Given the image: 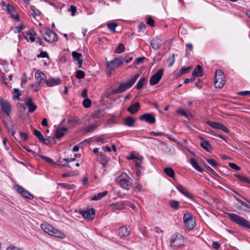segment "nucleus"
Wrapping results in <instances>:
<instances>
[{"mask_svg":"<svg viewBox=\"0 0 250 250\" xmlns=\"http://www.w3.org/2000/svg\"><path fill=\"white\" fill-rule=\"evenodd\" d=\"M97 126L96 125H92L86 127L85 128V131L87 132H91L95 130Z\"/></svg>","mask_w":250,"mask_h":250,"instance_id":"5fc2aeb1","label":"nucleus"},{"mask_svg":"<svg viewBox=\"0 0 250 250\" xmlns=\"http://www.w3.org/2000/svg\"><path fill=\"white\" fill-rule=\"evenodd\" d=\"M40 157L43 159L44 160H45L46 162L49 163H50V164H54V161H53L52 159H51V158L48 157H46V156H40Z\"/></svg>","mask_w":250,"mask_h":250,"instance_id":"4d7b16f0","label":"nucleus"},{"mask_svg":"<svg viewBox=\"0 0 250 250\" xmlns=\"http://www.w3.org/2000/svg\"><path fill=\"white\" fill-rule=\"evenodd\" d=\"M176 113L177 114H180L181 115H183L185 117H188V113H187L185 110H183L182 108L179 109L177 111Z\"/></svg>","mask_w":250,"mask_h":250,"instance_id":"603ef678","label":"nucleus"},{"mask_svg":"<svg viewBox=\"0 0 250 250\" xmlns=\"http://www.w3.org/2000/svg\"><path fill=\"white\" fill-rule=\"evenodd\" d=\"M200 139L202 142L201 146L207 151L210 152L212 150V147L208 141L205 140L203 137H201Z\"/></svg>","mask_w":250,"mask_h":250,"instance_id":"aec40b11","label":"nucleus"},{"mask_svg":"<svg viewBox=\"0 0 250 250\" xmlns=\"http://www.w3.org/2000/svg\"><path fill=\"white\" fill-rule=\"evenodd\" d=\"M135 188L139 191L143 190V187L141 184L137 183L135 184Z\"/></svg>","mask_w":250,"mask_h":250,"instance_id":"e2e57ef3","label":"nucleus"},{"mask_svg":"<svg viewBox=\"0 0 250 250\" xmlns=\"http://www.w3.org/2000/svg\"><path fill=\"white\" fill-rule=\"evenodd\" d=\"M20 136L24 141H26L28 139V135H27V134L26 133H24V132H20Z\"/></svg>","mask_w":250,"mask_h":250,"instance_id":"0e129e2a","label":"nucleus"},{"mask_svg":"<svg viewBox=\"0 0 250 250\" xmlns=\"http://www.w3.org/2000/svg\"><path fill=\"white\" fill-rule=\"evenodd\" d=\"M225 83V76L224 72L221 70H217L215 73V87L216 88H221L224 85Z\"/></svg>","mask_w":250,"mask_h":250,"instance_id":"423d86ee","label":"nucleus"},{"mask_svg":"<svg viewBox=\"0 0 250 250\" xmlns=\"http://www.w3.org/2000/svg\"><path fill=\"white\" fill-rule=\"evenodd\" d=\"M140 76V74L137 73L134 75L132 78L129 81L127 82L128 84L130 86V87L132 86L133 84L135 83L136 80L138 79L139 77Z\"/></svg>","mask_w":250,"mask_h":250,"instance_id":"72a5a7b5","label":"nucleus"},{"mask_svg":"<svg viewBox=\"0 0 250 250\" xmlns=\"http://www.w3.org/2000/svg\"><path fill=\"white\" fill-rule=\"evenodd\" d=\"M6 250H22L21 249L14 246H10L7 248Z\"/></svg>","mask_w":250,"mask_h":250,"instance_id":"338daca9","label":"nucleus"},{"mask_svg":"<svg viewBox=\"0 0 250 250\" xmlns=\"http://www.w3.org/2000/svg\"><path fill=\"white\" fill-rule=\"evenodd\" d=\"M119 235L121 238L128 237L131 232V229L129 226H125L121 227L119 229Z\"/></svg>","mask_w":250,"mask_h":250,"instance_id":"ddd939ff","label":"nucleus"},{"mask_svg":"<svg viewBox=\"0 0 250 250\" xmlns=\"http://www.w3.org/2000/svg\"><path fill=\"white\" fill-rule=\"evenodd\" d=\"M164 171L165 173L170 177H174L175 173L174 170L170 167H166Z\"/></svg>","mask_w":250,"mask_h":250,"instance_id":"7c9ffc66","label":"nucleus"},{"mask_svg":"<svg viewBox=\"0 0 250 250\" xmlns=\"http://www.w3.org/2000/svg\"><path fill=\"white\" fill-rule=\"evenodd\" d=\"M42 229L46 233L51 236L58 237L61 239L65 238V235L61 231L55 229L51 225L48 224H43L41 225Z\"/></svg>","mask_w":250,"mask_h":250,"instance_id":"f03ea898","label":"nucleus"},{"mask_svg":"<svg viewBox=\"0 0 250 250\" xmlns=\"http://www.w3.org/2000/svg\"><path fill=\"white\" fill-rule=\"evenodd\" d=\"M206 161L212 166L217 167L218 164L213 159H206Z\"/></svg>","mask_w":250,"mask_h":250,"instance_id":"3c124183","label":"nucleus"},{"mask_svg":"<svg viewBox=\"0 0 250 250\" xmlns=\"http://www.w3.org/2000/svg\"><path fill=\"white\" fill-rule=\"evenodd\" d=\"M107 191H104L103 192L99 193L97 195L92 197V200H98L107 194Z\"/></svg>","mask_w":250,"mask_h":250,"instance_id":"c756f323","label":"nucleus"},{"mask_svg":"<svg viewBox=\"0 0 250 250\" xmlns=\"http://www.w3.org/2000/svg\"><path fill=\"white\" fill-rule=\"evenodd\" d=\"M69 11L72 12L71 15L72 16H74L75 14V13L76 12V7L74 6V5H71L70 8L69 9Z\"/></svg>","mask_w":250,"mask_h":250,"instance_id":"680f3d73","label":"nucleus"},{"mask_svg":"<svg viewBox=\"0 0 250 250\" xmlns=\"http://www.w3.org/2000/svg\"><path fill=\"white\" fill-rule=\"evenodd\" d=\"M167 62L168 63V66L171 67L173 65L175 62V55L174 54H172L167 60Z\"/></svg>","mask_w":250,"mask_h":250,"instance_id":"58836bf2","label":"nucleus"},{"mask_svg":"<svg viewBox=\"0 0 250 250\" xmlns=\"http://www.w3.org/2000/svg\"><path fill=\"white\" fill-rule=\"evenodd\" d=\"M14 189L21 196L25 198L29 199H32L33 198V196L32 194H31L27 190L19 185H17L14 186Z\"/></svg>","mask_w":250,"mask_h":250,"instance_id":"9d476101","label":"nucleus"},{"mask_svg":"<svg viewBox=\"0 0 250 250\" xmlns=\"http://www.w3.org/2000/svg\"><path fill=\"white\" fill-rule=\"evenodd\" d=\"M190 69V67H182L180 69L181 74H183L186 73L188 71V70Z\"/></svg>","mask_w":250,"mask_h":250,"instance_id":"052dcab7","label":"nucleus"},{"mask_svg":"<svg viewBox=\"0 0 250 250\" xmlns=\"http://www.w3.org/2000/svg\"><path fill=\"white\" fill-rule=\"evenodd\" d=\"M228 217L233 222L240 226L250 229V223L245 218L234 213H227Z\"/></svg>","mask_w":250,"mask_h":250,"instance_id":"7ed1b4c3","label":"nucleus"},{"mask_svg":"<svg viewBox=\"0 0 250 250\" xmlns=\"http://www.w3.org/2000/svg\"><path fill=\"white\" fill-rule=\"evenodd\" d=\"M31 9L33 12L32 16L34 18H35L36 16L40 15L41 12L39 10L37 9L34 6H31Z\"/></svg>","mask_w":250,"mask_h":250,"instance_id":"a19ab883","label":"nucleus"},{"mask_svg":"<svg viewBox=\"0 0 250 250\" xmlns=\"http://www.w3.org/2000/svg\"><path fill=\"white\" fill-rule=\"evenodd\" d=\"M229 167L231 168H233V169H235L236 170H239L241 169V168L239 167H238L237 165H236L234 163H229Z\"/></svg>","mask_w":250,"mask_h":250,"instance_id":"6e6d98bb","label":"nucleus"},{"mask_svg":"<svg viewBox=\"0 0 250 250\" xmlns=\"http://www.w3.org/2000/svg\"><path fill=\"white\" fill-rule=\"evenodd\" d=\"M162 41L159 38H154L150 42V45L154 49H158L162 45Z\"/></svg>","mask_w":250,"mask_h":250,"instance_id":"6ab92c4d","label":"nucleus"},{"mask_svg":"<svg viewBox=\"0 0 250 250\" xmlns=\"http://www.w3.org/2000/svg\"><path fill=\"white\" fill-rule=\"evenodd\" d=\"M25 104L29 107L28 111L30 113L33 112L37 109V106L32 102L31 98L28 97L27 99Z\"/></svg>","mask_w":250,"mask_h":250,"instance_id":"a211bd4d","label":"nucleus"},{"mask_svg":"<svg viewBox=\"0 0 250 250\" xmlns=\"http://www.w3.org/2000/svg\"><path fill=\"white\" fill-rule=\"evenodd\" d=\"M139 119L141 121H145L151 124H153L156 122L155 117L151 113H145L140 116Z\"/></svg>","mask_w":250,"mask_h":250,"instance_id":"f8f14e48","label":"nucleus"},{"mask_svg":"<svg viewBox=\"0 0 250 250\" xmlns=\"http://www.w3.org/2000/svg\"><path fill=\"white\" fill-rule=\"evenodd\" d=\"M135 121V120L133 117L127 116L125 119L124 125L129 127L133 126L134 125Z\"/></svg>","mask_w":250,"mask_h":250,"instance_id":"b1692460","label":"nucleus"},{"mask_svg":"<svg viewBox=\"0 0 250 250\" xmlns=\"http://www.w3.org/2000/svg\"><path fill=\"white\" fill-rule=\"evenodd\" d=\"M183 221L185 228L188 230H192L195 225V220L190 212H186L183 216Z\"/></svg>","mask_w":250,"mask_h":250,"instance_id":"20e7f679","label":"nucleus"},{"mask_svg":"<svg viewBox=\"0 0 250 250\" xmlns=\"http://www.w3.org/2000/svg\"><path fill=\"white\" fill-rule=\"evenodd\" d=\"M204 166L209 172L211 173L212 174L215 176H218V174L215 172V171L208 165H207V164H204Z\"/></svg>","mask_w":250,"mask_h":250,"instance_id":"864d4df0","label":"nucleus"},{"mask_svg":"<svg viewBox=\"0 0 250 250\" xmlns=\"http://www.w3.org/2000/svg\"><path fill=\"white\" fill-rule=\"evenodd\" d=\"M125 50V47L123 44L120 43L118 47L115 50V52L117 53H120Z\"/></svg>","mask_w":250,"mask_h":250,"instance_id":"8fccbe9b","label":"nucleus"},{"mask_svg":"<svg viewBox=\"0 0 250 250\" xmlns=\"http://www.w3.org/2000/svg\"><path fill=\"white\" fill-rule=\"evenodd\" d=\"M81 214L85 219L88 220H92L95 217V210L91 208L87 210L82 211Z\"/></svg>","mask_w":250,"mask_h":250,"instance_id":"4468645a","label":"nucleus"},{"mask_svg":"<svg viewBox=\"0 0 250 250\" xmlns=\"http://www.w3.org/2000/svg\"><path fill=\"white\" fill-rule=\"evenodd\" d=\"M35 77L37 80L40 79L37 83V85H39L42 82V80L46 78V75L41 72L38 71L35 73Z\"/></svg>","mask_w":250,"mask_h":250,"instance_id":"5701e85b","label":"nucleus"},{"mask_svg":"<svg viewBox=\"0 0 250 250\" xmlns=\"http://www.w3.org/2000/svg\"><path fill=\"white\" fill-rule=\"evenodd\" d=\"M130 87V86L128 84L127 82L122 83L118 88L111 89L110 91V94L115 95L123 93Z\"/></svg>","mask_w":250,"mask_h":250,"instance_id":"9b49d317","label":"nucleus"},{"mask_svg":"<svg viewBox=\"0 0 250 250\" xmlns=\"http://www.w3.org/2000/svg\"><path fill=\"white\" fill-rule=\"evenodd\" d=\"M142 162V157L141 156L140 157H137L135 160V167H141V164Z\"/></svg>","mask_w":250,"mask_h":250,"instance_id":"09e8293b","label":"nucleus"},{"mask_svg":"<svg viewBox=\"0 0 250 250\" xmlns=\"http://www.w3.org/2000/svg\"><path fill=\"white\" fill-rule=\"evenodd\" d=\"M0 105L3 112L8 116H10L11 111V105L10 104L3 99H0Z\"/></svg>","mask_w":250,"mask_h":250,"instance_id":"1a4fd4ad","label":"nucleus"},{"mask_svg":"<svg viewBox=\"0 0 250 250\" xmlns=\"http://www.w3.org/2000/svg\"><path fill=\"white\" fill-rule=\"evenodd\" d=\"M190 163L192 167L197 170L201 172L203 171V169L198 166L197 162L194 159L191 158L190 159Z\"/></svg>","mask_w":250,"mask_h":250,"instance_id":"cd10ccee","label":"nucleus"},{"mask_svg":"<svg viewBox=\"0 0 250 250\" xmlns=\"http://www.w3.org/2000/svg\"><path fill=\"white\" fill-rule=\"evenodd\" d=\"M218 129H221L223 131L229 133V129L226 127L225 126L223 125L220 124Z\"/></svg>","mask_w":250,"mask_h":250,"instance_id":"13d9d810","label":"nucleus"},{"mask_svg":"<svg viewBox=\"0 0 250 250\" xmlns=\"http://www.w3.org/2000/svg\"><path fill=\"white\" fill-rule=\"evenodd\" d=\"M147 24L151 26H153L154 25V21L151 18H148L147 21Z\"/></svg>","mask_w":250,"mask_h":250,"instance_id":"774afa93","label":"nucleus"},{"mask_svg":"<svg viewBox=\"0 0 250 250\" xmlns=\"http://www.w3.org/2000/svg\"><path fill=\"white\" fill-rule=\"evenodd\" d=\"M34 135H35L37 137V138H38V139L40 141H41V140L43 139V137L42 135L41 132L40 131H39V130H38L37 129H34Z\"/></svg>","mask_w":250,"mask_h":250,"instance_id":"de8ad7c7","label":"nucleus"},{"mask_svg":"<svg viewBox=\"0 0 250 250\" xmlns=\"http://www.w3.org/2000/svg\"><path fill=\"white\" fill-rule=\"evenodd\" d=\"M45 82L47 86L51 87L59 85L61 83V80L59 78H51L45 80Z\"/></svg>","mask_w":250,"mask_h":250,"instance_id":"dca6fc26","label":"nucleus"},{"mask_svg":"<svg viewBox=\"0 0 250 250\" xmlns=\"http://www.w3.org/2000/svg\"><path fill=\"white\" fill-rule=\"evenodd\" d=\"M124 61V60L123 57H117L111 61L114 64H115L114 65L117 68L123 63Z\"/></svg>","mask_w":250,"mask_h":250,"instance_id":"bb28decb","label":"nucleus"},{"mask_svg":"<svg viewBox=\"0 0 250 250\" xmlns=\"http://www.w3.org/2000/svg\"><path fill=\"white\" fill-rule=\"evenodd\" d=\"M235 176L238 178V179L242 182H247L248 183H250V179L248 178L244 177L240 175H235Z\"/></svg>","mask_w":250,"mask_h":250,"instance_id":"4c0bfd02","label":"nucleus"},{"mask_svg":"<svg viewBox=\"0 0 250 250\" xmlns=\"http://www.w3.org/2000/svg\"><path fill=\"white\" fill-rule=\"evenodd\" d=\"M184 238L181 234L176 233L172 236L170 242V246L173 249H177L180 246L184 245Z\"/></svg>","mask_w":250,"mask_h":250,"instance_id":"39448f33","label":"nucleus"},{"mask_svg":"<svg viewBox=\"0 0 250 250\" xmlns=\"http://www.w3.org/2000/svg\"><path fill=\"white\" fill-rule=\"evenodd\" d=\"M37 57L38 58H48V54L46 52L42 51L39 55H38Z\"/></svg>","mask_w":250,"mask_h":250,"instance_id":"bf43d9fd","label":"nucleus"},{"mask_svg":"<svg viewBox=\"0 0 250 250\" xmlns=\"http://www.w3.org/2000/svg\"><path fill=\"white\" fill-rule=\"evenodd\" d=\"M83 104L85 108L89 107L91 105V100L88 98L85 99L83 102Z\"/></svg>","mask_w":250,"mask_h":250,"instance_id":"79ce46f5","label":"nucleus"},{"mask_svg":"<svg viewBox=\"0 0 250 250\" xmlns=\"http://www.w3.org/2000/svg\"><path fill=\"white\" fill-rule=\"evenodd\" d=\"M40 142L46 145H49L50 144V141L48 139L44 138V137H43V139L41 140Z\"/></svg>","mask_w":250,"mask_h":250,"instance_id":"69168bd1","label":"nucleus"},{"mask_svg":"<svg viewBox=\"0 0 250 250\" xmlns=\"http://www.w3.org/2000/svg\"><path fill=\"white\" fill-rule=\"evenodd\" d=\"M98 159L100 161V163L103 165V166L105 167L108 162L106 157L103 154H101L99 155Z\"/></svg>","mask_w":250,"mask_h":250,"instance_id":"2f4dec72","label":"nucleus"},{"mask_svg":"<svg viewBox=\"0 0 250 250\" xmlns=\"http://www.w3.org/2000/svg\"><path fill=\"white\" fill-rule=\"evenodd\" d=\"M207 124L210 126L216 129H218L220 125V123H219L212 122L210 121H207Z\"/></svg>","mask_w":250,"mask_h":250,"instance_id":"e433bc0d","label":"nucleus"},{"mask_svg":"<svg viewBox=\"0 0 250 250\" xmlns=\"http://www.w3.org/2000/svg\"><path fill=\"white\" fill-rule=\"evenodd\" d=\"M146 81V78H141L136 85V88L137 89H140L143 87Z\"/></svg>","mask_w":250,"mask_h":250,"instance_id":"f704fd0d","label":"nucleus"},{"mask_svg":"<svg viewBox=\"0 0 250 250\" xmlns=\"http://www.w3.org/2000/svg\"><path fill=\"white\" fill-rule=\"evenodd\" d=\"M118 26V24L114 22L109 23L107 24L108 28L112 32L115 31V28Z\"/></svg>","mask_w":250,"mask_h":250,"instance_id":"ea45409f","label":"nucleus"},{"mask_svg":"<svg viewBox=\"0 0 250 250\" xmlns=\"http://www.w3.org/2000/svg\"><path fill=\"white\" fill-rule=\"evenodd\" d=\"M105 114L104 110L102 109H98L94 110L91 114V116L95 118H100L104 116Z\"/></svg>","mask_w":250,"mask_h":250,"instance_id":"412c9836","label":"nucleus"},{"mask_svg":"<svg viewBox=\"0 0 250 250\" xmlns=\"http://www.w3.org/2000/svg\"><path fill=\"white\" fill-rule=\"evenodd\" d=\"M177 189L180 191L182 193L186 195L188 197H191V194L190 192L188 191V190L185 188L183 186L181 185H178L177 186Z\"/></svg>","mask_w":250,"mask_h":250,"instance_id":"a878e982","label":"nucleus"},{"mask_svg":"<svg viewBox=\"0 0 250 250\" xmlns=\"http://www.w3.org/2000/svg\"><path fill=\"white\" fill-rule=\"evenodd\" d=\"M203 74V68L200 65H198L192 72V75L194 77H200L202 76Z\"/></svg>","mask_w":250,"mask_h":250,"instance_id":"393cba45","label":"nucleus"},{"mask_svg":"<svg viewBox=\"0 0 250 250\" xmlns=\"http://www.w3.org/2000/svg\"><path fill=\"white\" fill-rule=\"evenodd\" d=\"M63 162H65V161L64 160H63V159H62V160L60 159L58 161L57 165H59L60 166H62V167H71V166L69 164V163L68 162H65V163H63Z\"/></svg>","mask_w":250,"mask_h":250,"instance_id":"c03bdc74","label":"nucleus"},{"mask_svg":"<svg viewBox=\"0 0 250 250\" xmlns=\"http://www.w3.org/2000/svg\"><path fill=\"white\" fill-rule=\"evenodd\" d=\"M164 69H159L157 72L152 75L149 80V83L151 85H154L159 83L163 75Z\"/></svg>","mask_w":250,"mask_h":250,"instance_id":"6e6552de","label":"nucleus"},{"mask_svg":"<svg viewBox=\"0 0 250 250\" xmlns=\"http://www.w3.org/2000/svg\"><path fill=\"white\" fill-rule=\"evenodd\" d=\"M67 130V127H62L56 129L55 137L56 138H60L64 135L65 132Z\"/></svg>","mask_w":250,"mask_h":250,"instance_id":"4be33fe9","label":"nucleus"},{"mask_svg":"<svg viewBox=\"0 0 250 250\" xmlns=\"http://www.w3.org/2000/svg\"><path fill=\"white\" fill-rule=\"evenodd\" d=\"M84 72L82 70H79L76 72V77L78 79H83L84 77Z\"/></svg>","mask_w":250,"mask_h":250,"instance_id":"a18cd8bd","label":"nucleus"},{"mask_svg":"<svg viewBox=\"0 0 250 250\" xmlns=\"http://www.w3.org/2000/svg\"><path fill=\"white\" fill-rule=\"evenodd\" d=\"M40 32L42 33L43 38L48 42H54L57 41V34L52 30H48L42 33L41 30Z\"/></svg>","mask_w":250,"mask_h":250,"instance_id":"0eeeda50","label":"nucleus"},{"mask_svg":"<svg viewBox=\"0 0 250 250\" xmlns=\"http://www.w3.org/2000/svg\"><path fill=\"white\" fill-rule=\"evenodd\" d=\"M59 186L67 189H71L74 187V185L68 183H60L59 184Z\"/></svg>","mask_w":250,"mask_h":250,"instance_id":"49530a36","label":"nucleus"},{"mask_svg":"<svg viewBox=\"0 0 250 250\" xmlns=\"http://www.w3.org/2000/svg\"><path fill=\"white\" fill-rule=\"evenodd\" d=\"M140 109V104L139 102L131 104L127 107V110L132 114H136Z\"/></svg>","mask_w":250,"mask_h":250,"instance_id":"2eb2a0df","label":"nucleus"},{"mask_svg":"<svg viewBox=\"0 0 250 250\" xmlns=\"http://www.w3.org/2000/svg\"><path fill=\"white\" fill-rule=\"evenodd\" d=\"M27 34L30 36L29 39L32 42H34L36 40L35 36L36 33L33 31H29L27 32Z\"/></svg>","mask_w":250,"mask_h":250,"instance_id":"37998d69","label":"nucleus"},{"mask_svg":"<svg viewBox=\"0 0 250 250\" xmlns=\"http://www.w3.org/2000/svg\"><path fill=\"white\" fill-rule=\"evenodd\" d=\"M169 206L171 208L176 210L178 209L180 207L179 202L174 200L169 201Z\"/></svg>","mask_w":250,"mask_h":250,"instance_id":"473e14b6","label":"nucleus"},{"mask_svg":"<svg viewBox=\"0 0 250 250\" xmlns=\"http://www.w3.org/2000/svg\"><path fill=\"white\" fill-rule=\"evenodd\" d=\"M7 10L8 12L11 14V17L13 19L19 21V16L15 13V10L14 7L10 4H7Z\"/></svg>","mask_w":250,"mask_h":250,"instance_id":"f3484780","label":"nucleus"},{"mask_svg":"<svg viewBox=\"0 0 250 250\" xmlns=\"http://www.w3.org/2000/svg\"><path fill=\"white\" fill-rule=\"evenodd\" d=\"M72 55L73 56V58L75 59V60L77 61L83 59V56L82 54L78 53L76 51H73L72 53Z\"/></svg>","mask_w":250,"mask_h":250,"instance_id":"c9c22d12","label":"nucleus"},{"mask_svg":"<svg viewBox=\"0 0 250 250\" xmlns=\"http://www.w3.org/2000/svg\"><path fill=\"white\" fill-rule=\"evenodd\" d=\"M111 61L107 62L106 65V70L108 72V74H110L113 70H114L116 66L114 65Z\"/></svg>","mask_w":250,"mask_h":250,"instance_id":"c85d7f7f","label":"nucleus"},{"mask_svg":"<svg viewBox=\"0 0 250 250\" xmlns=\"http://www.w3.org/2000/svg\"><path fill=\"white\" fill-rule=\"evenodd\" d=\"M115 181L120 185L121 188L126 190L129 189L133 184V180L125 173H122L118 176Z\"/></svg>","mask_w":250,"mask_h":250,"instance_id":"f257e3e1","label":"nucleus"}]
</instances>
